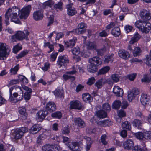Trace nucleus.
Masks as SVG:
<instances>
[{
	"label": "nucleus",
	"mask_w": 151,
	"mask_h": 151,
	"mask_svg": "<svg viewBox=\"0 0 151 151\" xmlns=\"http://www.w3.org/2000/svg\"><path fill=\"white\" fill-rule=\"evenodd\" d=\"M140 101L143 105H145L149 103L150 99L149 97L146 94L142 93L141 96Z\"/></svg>",
	"instance_id": "aec40b11"
},
{
	"label": "nucleus",
	"mask_w": 151,
	"mask_h": 151,
	"mask_svg": "<svg viewBox=\"0 0 151 151\" xmlns=\"http://www.w3.org/2000/svg\"><path fill=\"white\" fill-rule=\"evenodd\" d=\"M121 105V103L120 101L116 100L112 105V107L115 109H118L119 108Z\"/></svg>",
	"instance_id": "a19ab883"
},
{
	"label": "nucleus",
	"mask_w": 151,
	"mask_h": 151,
	"mask_svg": "<svg viewBox=\"0 0 151 151\" xmlns=\"http://www.w3.org/2000/svg\"><path fill=\"white\" fill-rule=\"evenodd\" d=\"M84 138L86 140V145L85 147L86 149V151H88L91 147L93 141L91 140L90 138L87 136H85Z\"/></svg>",
	"instance_id": "393cba45"
},
{
	"label": "nucleus",
	"mask_w": 151,
	"mask_h": 151,
	"mask_svg": "<svg viewBox=\"0 0 151 151\" xmlns=\"http://www.w3.org/2000/svg\"><path fill=\"white\" fill-rule=\"evenodd\" d=\"M136 96L134 95L133 93L130 90L128 92V98L129 101H131L132 100L135 98Z\"/></svg>",
	"instance_id": "49530a36"
},
{
	"label": "nucleus",
	"mask_w": 151,
	"mask_h": 151,
	"mask_svg": "<svg viewBox=\"0 0 151 151\" xmlns=\"http://www.w3.org/2000/svg\"><path fill=\"white\" fill-rule=\"evenodd\" d=\"M18 111L19 113L22 115V116H24V118H26L27 114L26 113V110L24 106L19 107L18 108Z\"/></svg>",
	"instance_id": "f704fd0d"
},
{
	"label": "nucleus",
	"mask_w": 151,
	"mask_h": 151,
	"mask_svg": "<svg viewBox=\"0 0 151 151\" xmlns=\"http://www.w3.org/2000/svg\"><path fill=\"white\" fill-rule=\"evenodd\" d=\"M41 127L38 124H34L30 129V132L32 134H36L41 130Z\"/></svg>",
	"instance_id": "4be33fe9"
},
{
	"label": "nucleus",
	"mask_w": 151,
	"mask_h": 151,
	"mask_svg": "<svg viewBox=\"0 0 151 151\" xmlns=\"http://www.w3.org/2000/svg\"><path fill=\"white\" fill-rule=\"evenodd\" d=\"M122 127L123 128H125L129 130H130L131 126L130 123L128 121H125L122 124Z\"/></svg>",
	"instance_id": "37998d69"
},
{
	"label": "nucleus",
	"mask_w": 151,
	"mask_h": 151,
	"mask_svg": "<svg viewBox=\"0 0 151 151\" xmlns=\"http://www.w3.org/2000/svg\"><path fill=\"white\" fill-rule=\"evenodd\" d=\"M31 9L30 5H28L25 7L23 8L21 11L17 8L16 7H13L12 8H9L6 12L5 15V20L6 24H9V17L11 18L12 22L17 24H20L21 23L18 18V16L20 15L19 17L21 19H26L29 15Z\"/></svg>",
	"instance_id": "f257e3e1"
},
{
	"label": "nucleus",
	"mask_w": 151,
	"mask_h": 151,
	"mask_svg": "<svg viewBox=\"0 0 151 151\" xmlns=\"http://www.w3.org/2000/svg\"><path fill=\"white\" fill-rule=\"evenodd\" d=\"M51 116L52 117L59 119L62 117V114L61 112L58 111L52 113L51 114Z\"/></svg>",
	"instance_id": "3c124183"
},
{
	"label": "nucleus",
	"mask_w": 151,
	"mask_h": 151,
	"mask_svg": "<svg viewBox=\"0 0 151 151\" xmlns=\"http://www.w3.org/2000/svg\"><path fill=\"white\" fill-rule=\"evenodd\" d=\"M140 15L143 20L147 22H148L151 18L150 12L146 10H142L140 13Z\"/></svg>",
	"instance_id": "9b49d317"
},
{
	"label": "nucleus",
	"mask_w": 151,
	"mask_h": 151,
	"mask_svg": "<svg viewBox=\"0 0 151 151\" xmlns=\"http://www.w3.org/2000/svg\"><path fill=\"white\" fill-rule=\"evenodd\" d=\"M132 124L134 126L137 127L139 126H141L142 125V122L141 120L135 119L133 121Z\"/></svg>",
	"instance_id": "79ce46f5"
},
{
	"label": "nucleus",
	"mask_w": 151,
	"mask_h": 151,
	"mask_svg": "<svg viewBox=\"0 0 151 151\" xmlns=\"http://www.w3.org/2000/svg\"><path fill=\"white\" fill-rule=\"evenodd\" d=\"M28 53L27 50H24L21 52L16 56L17 59H19L26 55Z\"/></svg>",
	"instance_id": "4d7b16f0"
},
{
	"label": "nucleus",
	"mask_w": 151,
	"mask_h": 151,
	"mask_svg": "<svg viewBox=\"0 0 151 151\" xmlns=\"http://www.w3.org/2000/svg\"><path fill=\"white\" fill-rule=\"evenodd\" d=\"M135 26L142 32L148 33L151 28L150 23L144 20L137 21L135 23Z\"/></svg>",
	"instance_id": "7ed1b4c3"
},
{
	"label": "nucleus",
	"mask_w": 151,
	"mask_h": 151,
	"mask_svg": "<svg viewBox=\"0 0 151 151\" xmlns=\"http://www.w3.org/2000/svg\"><path fill=\"white\" fill-rule=\"evenodd\" d=\"M60 147L57 145H54L46 144L43 146L42 148V151H56V150H60Z\"/></svg>",
	"instance_id": "9d476101"
},
{
	"label": "nucleus",
	"mask_w": 151,
	"mask_h": 151,
	"mask_svg": "<svg viewBox=\"0 0 151 151\" xmlns=\"http://www.w3.org/2000/svg\"><path fill=\"white\" fill-rule=\"evenodd\" d=\"M141 52V50L140 48L139 47H135L133 52V55L134 56H137L139 55Z\"/></svg>",
	"instance_id": "603ef678"
},
{
	"label": "nucleus",
	"mask_w": 151,
	"mask_h": 151,
	"mask_svg": "<svg viewBox=\"0 0 151 151\" xmlns=\"http://www.w3.org/2000/svg\"><path fill=\"white\" fill-rule=\"evenodd\" d=\"M136 137L139 139H142L144 138V134L141 132H139L135 134Z\"/></svg>",
	"instance_id": "864d4df0"
},
{
	"label": "nucleus",
	"mask_w": 151,
	"mask_h": 151,
	"mask_svg": "<svg viewBox=\"0 0 151 151\" xmlns=\"http://www.w3.org/2000/svg\"><path fill=\"white\" fill-rule=\"evenodd\" d=\"M82 99L84 101L86 102L88 101L89 102L91 101V95L88 93H85L82 95Z\"/></svg>",
	"instance_id": "58836bf2"
},
{
	"label": "nucleus",
	"mask_w": 151,
	"mask_h": 151,
	"mask_svg": "<svg viewBox=\"0 0 151 151\" xmlns=\"http://www.w3.org/2000/svg\"><path fill=\"white\" fill-rule=\"evenodd\" d=\"M19 82L18 80L12 79L10 81L9 83L7 85V86L9 88H10V86L17 84L19 83Z\"/></svg>",
	"instance_id": "5fc2aeb1"
},
{
	"label": "nucleus",
	"mask_w": 151,
	"mask_h": 151,
	"mask_svg": "<svg viewBox=\"0 0 151 151\" xmlns=\"http://www.w3.org/2000/svg\"><path fill=\"white\" fill-rule=\"evenodd\" d=\"M22 48L21 45L18 44L13 47V52L15 53H17Z\"/></svg>",
	"instance_id": "c03bdc74"
},
{
	"label": "nucleus",
	"mask_w": 151,
	"mask_h": 151,
	"mask_svg": "<svg viewBox=\"0 0 151 151\" xmlns=\"http://www.w3.org/2000/svg\"><path fill=\"white\" fill-rule=\"evenodd\" d=\"M119 56L124 60L128 59L130 57V55L129 53L124 50H121L118 52Z\"/></svg>",
	"instance_id": "dca6fc26"
},
{
	"label": "nucleus",
	"mask_w": 151,
	"mask_h": 151,
	"mask_svg": "<svg viewBox=\"0 0 151 151\" xmlns=\"http://www.w3.org/2000/svg\"><path fill=\"white\" fill-rule=\"evenodd\" d=\"M107 115L106 113L102 110L99 111L97 113V116L100 118L106 117Z\"/></svg>",
	"instance_id": "4c0bfd02"
},
{
	"label": "nucleus",
	"mask_w": 151,
	"mask_h": 151,
	"mask_svg": "<svg viewBox=\"0 0 151 151\" xmlns=\"http://www.w3.org/2000/svg\"><path fill=\"white\" fill-rule=\"evenodd\" d=\"M28 129L25 127L17 128L15 130L13 133V136L16 140L21 139L24 134L27 132Z\"/></svg>",
	"instance_id": "39448f33"
},
{
	"label": "nucleus",
	"mask_w": 151,
	"mask_h": 151,
	"mask_svg": "<svg viewBox=\"0 0 151 151\" xmlns=\"http://www.w3.org/2000/svg\"><path fill=\"white\" fill-rule=\"evenodd\" d=\"M113 61V57L112 55L110 56H106L105 58L104 62L106 63H108L109 62H112Z\"/></svg>",
	"instance_id": "052dcab7"
},
{
	"label": "nucleus",
	"mask_w": 151,
	"mask_h": 151,
	"mask_svg": "<svg viewBox=\"0 0 151 151\" xmlns=\"http://www.w3.org/2000/svg\"><path fill=\"white\" fill-rule=\"evenodd\" d=\"M69 109H81L83 108V106L81 102L78 100H73L69 104Z\"/></svg>",
	"instance_id": "1a4fd4ad"
},
{
	"label": "nucleus",
	"mask_w": 151,
	"mask_h": 151,
	"mask_svg": "<svg viewBox=\"0 0 151 151\" xmlns=\"http://www.w3.org/2000/svg\"><path fill=\"white\" fill-rule=\"evenodd\" d=\"M69 60L67 55L59 56L58 58L57 64L59 68L63 66H65V65L69 63Z\"/></svg>",
	"instance_id": "6e6552de"
},
{
	"label": "nucleus",
	"mask_w": 151,
	"mask_h": 151,
	"mask_svg": "<svg viewBox=\"0 0 151 151\" xmlns=\"http://www.w3.org/2000/svg\"><path fill=\"white\" fill-rule=\"evenodd\" d=\"M90 63L93 64L98 66L102 63V60L98 57H93L89 59Z\"/></svg>",
	"instance_id": "412c9836"
},
{
	"label": "nucleus",
	"mask_w": 151,
	"mask_h": 151,
	"mask_svg": "<svg viewBox=\"0 0 151 151\" xmlns=\"http://www.w3.org/2000/svg\"><path fill=\"white\" fill-rule=\"evenodd\" d=\"M141 36L138 33H136L132 37L130 40L129 41V43L130 44H133L135 42H137L140 38Z\"/></svg>",
	"instance_id": "c85d7f7f"
},
{
	"label": "nucleus",
	"mask_w": 151,
	"mask_h": 151,
	"mask_svg": "<svg viewBox=\"0 0 151 151\" xmlns=\"http://www.w3.org/2000/svg\"><path fill=\"white\" fill-rule=\"evenodd\" d=\"M86 28V24L83 22H81L78 25V28L73 29L72 31H68L66 33V35H69L70 33H73L76 34H81L85 32V29H84Z\"/></svg>",
	"instance_id": "423d86ee"
},
{
	"label": "nucleus",
	"mask_w": 151,
	"mask_h": 151,
	"mask_svg": "<svg viewBox=\"0 0 151 151\" xmlns=\"http://www.w3.org/2000/svg\"><path fill=\"white\" fill-rule=\"evenodd\" d=\"M58 53L57 52H53L50 55V59L52 61L55 60Z\"/></svg>",
	"instance_id": "13d9d810"
},
{
	"label": "nucleus",
	"mask_w": 151,
	"mask_h": 151,
	"mask_svg": "<svg viewBox=\"0 0 151 151\" xmlns=\"http://www.w3.org/2000/svg\"><path fill=\"white\" fill-rule=\"evenodd\" d=\"M106 81L105 79H101L97 81L95 83V85L98 88H101L103 85L105 83Z\"/></svg>",
	"instance_id": "ea45409f"
},
{
	"label": "nucleus",
	"mask_w": 151,
	"mask_h": 151,
	"mask_svg": "<svg viewBox=\"0 0 151 151\" xmlns=\"http://www.w3.org/2000/svg\"><path fill=\"white\" fill-rule=\"evenodd\" d=\"M29 32L27 30H24L23 31H19L11 37V41L12 42H15L16 40H22L23 39L28 40V36Z\"/></svg>",
	"instance_id": "20e7f679"
},
{
	"label": "nucleus",
	"mask_w": 151,
	"mask_h": 151,
	"mask_svg": "<svg viewBox=\"0 0 151 151\" xmlns=\"http://www.w3.org/2000/svg\"><path fill=\"white\" fill-rule=\"evenodd\" d=\"M78 143L75 142H69L67 146L70 149L73 151H80L78 147Z\"/></svg>",
	"instance_id": "a211bd4d"
},
{
	"label": "nucleus",
	"mask_w": 151,
	"mask_h": 151,
	"mask_svg": "<svg viewBox=\"0 0 151 151\" xmlns=\"http://www.w3.org/2000/svg\"><path fill=\"white\" fill-rule=\"evenodd\" d=\"M146 65L151 67V50L150 52V55H147L146 56Z\"/></svg>",
	"instance_id": "de8ad7c7"
},
{
	"label": "nucleus",
	"mask_w": 151,
	"mask_h": 151,
	"mask_svg": "<svg viewBox=\"0 0 151 151\" xmlns=\"http://www.w3.org/2000/svg\"><path fill=\"white\" fill-rule=\"evenodd\" d=\"M48 114V112L45 110H39L36 114V118L39 121H42Z\"/></svg>",
	"instance_id": "ddd939ff"
},
{
	"label": "nucleus",
	"mask_w": 151,
	"mask_h": 151,
	"mask_svg": "<svg viewBox=\"0 0 151 151\" xmlns=\"http://www.w3.org/2000/svg\"><path fill=\"white\" fill-rule=\"evenodd\" d=\"M64 91L63 89H56L53 92L56 97H61L63 96Z\"/></svg>",
	"instance_id": "2f4dec72"
},
{
	"label": "nucleus",
	"mask_w": 151,
	"mask_h": 151,
	"mask_svg": "<svg viewBox=\"0 0 151 151\" xmlns=\"http://www.w3.org/2000/svg\"><path fill=\"white\" fill-rule=\"evenodd\" d=\"M54 4V3L52 1V0H49L46 1L43 4L42 7L44 9L48 7L51 8Z\"/></svg>",
	"instance_id": "473e14b6"
},
{
	"label": "nucleus",
	"mask_w": 151,
	"mask_h": 151,
	"mask_svg": "<svg viewBox=\"0 0 151 151\" xmlns=\"http://www.w3.org/2000/svg\"><path fill=\"white\" fill-rule=\"evenodd\" d=\"M117 114L118 116L120 118L119 119L121 120V118L124 117L126 116V113L124 111L121 109L118 111Z\"/></svg>",
	"instance_id": "a18cd8bd"
},
{
	"label": "nucleus",
	"mask_w": 151,
	"mask_h": 151,
	"mask_svg": "<svg viewBox=\"0 0 151 151\" xmlns=\"http://www.w3.org/2000/svg\"><path fill=\"white\" fill-rule=\"evenodd\" d=\"M97 66L96 65L90 63L87 67V70L88 71L91 73H94L96 72L98 68Z\"/></svg>",
	"instance_id": "cd10ccee"
},
{
	"label": "nucleus",
	"mask_w": 151,
	"mask_h": 151,
	"mask_svg": "<svg viewBox=\"0 0 151 151\" xmlns=\"http://www.w3.org/2000/svg\"><path fill=\"white\" fill-rule=\"evenodd\" d=\"M113 91L114 94L117 96H121L123 94V89L118 86H114L113 88Z\"/></svg>",
	"instance_id": "6ab92c4d"
},
{
	"label": "nucleus",
	"mask_w": 151,
	"mask_h": 151,
	"mask_svg": "<svg viewBox=\"0 0 151 151\" xmlns=\"http://www.w3.org/2000/svg\"><path fill=\"white\" fill-rule=\"evenodd\" d=\"M77 40V38L74 37L72 39L69 40L68 41H64V42L67 47L71 48L74 46Z\"/></svg>",
	"instance_id": "5701e85b"
},
{
	"label": "nucleus",
	"mask_w": 151,
	"mask_h": 151,
	"mask_svg": "<svg viewBox=\"0 0 151 151\" xmlns=\"http://www.w3.org/2000/svg\"><path fill=\"white\" fill-rule=\"evenodd\" d=\"M98 124L103 127H106L110 126L111 124V122L108 120H106L99 121Z\"/></svg>",
	"instance_id": "c756f323"
},
{
	"label": "nucleus",
	"mask_w": 151,
	"mask_h": 151,
	"mask_svg": "<svg viewBox=\"0 0 151 151\" xmlns=\"http://www.w3.org/2000/svg\"><path fill=\"white\" fill-rule=\"evenodd\" d=\"M9 93V100L12 103H16L22 100L23 98V92L21 87L18 86L10 87Z\"/></svg>",
	"instance_id": "f03ea898"
},
{
	"label": "nucleus",
	"mask_w": 151,
	"mask_h": 151,
	"mask_svg": "<svg viewBox=\"0 0 151 151\" xmlns=\"http://www.w3.org/2000/svg\"><path fill=\"white\" fill-rule=\"evenodd\" d=\"M137 76L136 73H133L127 75V78L130 81H133L134 80Z\"/></svg>",
	"instance_id": "bf43d9fd"
},
{
	"label": "nucleus",
	"mask_w": 151,
	"mask_h": 151,
	"mask_svg": "<svg viewBox=\"0 0 151 151\" xmlns=\"http://www.w3.org/2000/svg\"><path fill=\"white\" fill-rule=\"evenodd\" d=\"M110 69V68L109 66L104 67L100 69L98 72V75H104L107 73Z\"/></svg>",
	"instance_id": "bb28decb"
},
{
	"label": "nucleus",
	"mask_w": 151,
	"mask_h": 151,
	"mask_svg": "<svg viewBox=\"0 0 151 151\" xmlns=\"http://www.w3.org/2000/svg\"><path fill=\"white\" fill-rule=\"evenodd\" d=\"M19 69V65H17L13 68H11L10 70V72L12 74H16L17 72Z\"/></svg>",
	"instance_id": "6e6d98bb"
},
{
	"label": "nucleus",
	"mask_w": 151,
	"mask_h": 151,
	"mask_svg": "<svg viewBox=\"0 0 151 151\" xmlns=\"http://www.w3.org/2000/svg\"><path fill=\"white\" fill-rule=\"evenodd\" d=\"M78 66L76 65V66H73V70L72 71H68L66 72V73L67 74H74L76 73L77 72L76 70L77 69L78 67Z\"/></svg>",
	"instance_id": "e2e57ef3"
},
{
	"label": "nucleus",
	"mask_w": 151,
	"mask_h": 151,
	"mask_svg": "<svg viewBox=\"0 0 151 151\" xmlns=\"http://www.w3.org/2000/svg\"><path fill=\"white\" fill-rule=\"evenodd\" d=\"M95 78L93 77H92L89 78L88 81L87 82V84L88 85H91L95 82Z\"/></svg>",
	"instance_id": "338daca9"
},
{
	"label": "nucleus",
	"mask_w": 151,
	"mask_h": 151,
	"mask_svg": "<svg viewBox=\"0 0 151 151\" xmlns=\"http://www.w3.org/2000/svg\"><path fill=\"white\" fill-rule=\"evenodd\" d=\"M72 4H68L66 6L67 14L70 16H73L77 13L75 9L72 6Z\"/></svg>",
	"instance_id": "f3484780"
},
{
	"label": "nucleus",
	"mask_w": 151,
	"mask_h": 151,
	"mask_svg": "<svg viewBox=\"0 0 151 151\" xmlns=\"http://www.w3.org/2000/svg\"><path fill=\"white\" fill-rule=\"evenodd\" d=\"M73 54L75 55H78L80 53V48L78 47H76L72 50Z\"/></svg>",
	"instance_id": "09e8293b"
},
{
	"label": "nucleus",
	"mask_w": 151,
	"mask_h": 151,
	"mask_svg": "<svg viewBox=\"0 0 151 151\" xmlns=\"http://www.w3.org/2000/svg\"><path fill=\"white\" fill-rule=\"evenodd\" d=\"M63 3L61 2H59L57 4H55L54 6V8L57 11L59 10H61L62 9Z\"/></svg>",
	"instance_id": "8fccbe9b"
},
{
	"label": "nucleus",
	"mask_w": 151,
	"mask_h": 151,
	"mask_svg": "<svg viewBox=\"0 0 151 151\" xmlns=\"http://www.w3.org/2000/svg\"><path fill=\"white\" fill-rule=\"evenodd\" d=\"M46 109L50 112H52L56 109V106L54 102H49L46 104Z\"/></svg>",
	"instance_id": "b1692460"
},
{
	"label": "nucleus",
	"mask_w": 151,
	"mask_h": 151,
	"mask_svg": "<svg viewBox=\"0 0 151 151\" xmlns=\"http://www.w3.org/2000/svg\"><path fill=\"white\" fill-rule=\"evenodd\" d=\"M142 145L143 147L142 149L139 146H135L133 148L132 151H147L146 148L144 147L145 145L144 142L143 143Z\"/></svg>",
	"instance_id": "7c9ffc66"
},
{
	"label": "nucleus",
	"mask_w": 151,
	"mask_h": 151,
	"mask_svg": "<svg viewBox=\"0 0 151 151\" xmlns=\"http://www.w3.org/2000/svg\"><path fill=\"white\" fill-rule=\"evenodd\" d=\"M112 34L115 37H117L120 35V30L119 27H116L113 28L111 31Z\"/></svg>",
	"instance_id": "c9c22d12"
},
{
	"label": "nucleus",
	"mask_w": 151,
	"mask_h": 151,
	"mask_svg": "<svg viewBox=\"0 0 151 151\" xmlns=\"http://www.w3.org/2000/svg\"><path fill=\"white\" fill-rule=\"evenodd\" d=\"M134 145L133 141L131 139H128L124 142L123 146L124 148L127 150H131Z\"/></svg>",
	"instance_id": "2eb2a0df"
},
{
	"label": "nucleus",
	"mask_w": 151,
	"mask_h": 151,
	"mask_svg": "<svg viewBox=\"0 0 151 151\" xmlns=\"http://www.w3.org/2000/svg\"><path fill=\"white\" fill-rule=\"evenodd\" d=\"M111 78L112 80L115 82H117L119 81V76L117 74H113L111 76Z\"/></svg>",
	"instance_id": "69168bd1"
},
{
	"label": "nucleus",
	"mask_w": 151,
	"mask_h": 151,
	"mask_svg": "<svg viewBox=\"0 0 151 151\" xmlns=\"http://www.w3.org/2000/svg\"><path fill=\"white\" fill-rule=\"evenodd\" d=\"M150 80V78L148 76V75L145 74L144 75L143 78L141 79V81L142 82H149Z\"/></svg>",
	"instance_id": "774afa93"
},
{
	"label": "nucleus",
	"mask_w": 151,
	"mask_h": 151,
	"mask_svg": "<svg viewBox=\"0 0 151 151\" xmlns=\"http://www.w3.org/2000/svg\"><path fill=\"white\" fill-rule=\"evenodd\" d=\"M8 47L4 43L1 44L0 46V60L5 59L9 54L7 52Z\"/></svg>",
	"instance_id": "0eeeda50"
},
{
	"label": "nucleus",
	"mask_w": 151,
	"mask_h": 151,
	"mask_svg": "<svg viewBox=\"0 0 151 151\" xmlns=\"http://www.w3.org/2000/svg\"><path fill=\"white\" fill-rule=\"evenodd\" d=\"M106 136L105 134L102 135L101 137V140L102 143L104 145H106L107 144V142L106 141Z\"/></svg>",
	"instance_id": "0e129e2a"
},
{
	"label": "nucleus",
	"mask_w": 151,
	"mask_h": 151,
	"mask_svg": "<svg viewBox=\"0 0 151 151\" xmlns=\"http://www.w3.org/2000/svg\"><path fill=\"white\" fill-rule=\"evenodd\" d=\"M43 17V11L41 10H37L34 11L33 14V18L35 21L42 20Z\"/></svg>",
	"instance_id": "f8f14e48"
},
{
	"label": "nucleus",
	"mask_w": 151,
	"mask_h": 151,
	"mask_svg": "<svg viewBox=\"0 0 151 151\" xmlns=\"http://www.w3.org/2000/svg\"><path fill=\"white\" fill-rule=\"evenodd\" d=\"M46 138V136L44 134H42L37 137V142L39 144L42 143V141Z\"/></svg>",
	"instance_id": "e433bc0d"
},
{
	"label": "nucleus",
	"mask_w": 151,
	"mask_h": 151,
	"mask_svg": "<svg viewBox=\"0 0 151 151\" xmlns=\"http://www.w3.org/2000/svg\"><path fill=\"white\" fill-rule=\"evenodd\" d=\"M86 48L89 50H95L96 48L95 42H88L86 44Z\"/></svg>",
	"instance_id": "72a5a7b5"
},
{
	"label": "nucleus",
	"mask_w": 151,
	"mask_h": 151,
	"mask_svg": "<svg viewBox=\"0 0 151 151\" xmlns=\"http://www.w3.org/2000/svg\"><path fill=\"white\" fill-rule=\"evenodd\" d=\"M22 88L24 90L27 91L25 92L24 93L23 97L26 100H29L31 98L32 90L31 89L25 86H23Z\"/></svg>",
	"instance_id": "4468645a"
},
{
	"label": "nucleus",
	"mask_w": 151,
	"mask_h": 151,
	"mask_svg": "<svg viewBox=\"0 0 151 151\" xmlns=\"http://www.w3.org/2000/svg\"><path fill=\"white\" fill-rule=\"evenodd\" d=\"M74 122L75 124L81 128L85 126V123L80 118L74 119Z\"/></svg>",
	"instance_id": "a878e982"
},
{
	"label": "nucleus",
	"mask_w": 151,
	"mask_h": 151,
	"mask_svg": "<svg viewBox=\"0 0 151 151\" xmlns=\"http://www.w3.org/2000/svg\"><path fill=\"white\" fill-rule=\"evenodd\" d=\"M103 109L106 111H109L111 109L110 105L108 103H105L103 105Z\"/></svg>",
	"instance_id": "680f3d73"
}]
</instances>
